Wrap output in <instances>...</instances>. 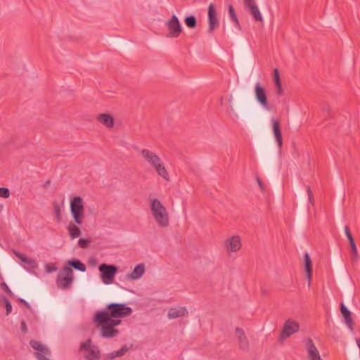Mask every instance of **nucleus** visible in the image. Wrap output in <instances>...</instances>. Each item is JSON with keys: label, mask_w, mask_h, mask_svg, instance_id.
I'll list each match as a JSON object with an SVG mask.
<instances>
[{"label": "nucleus", "mask_w": 360, "mask_h": 360, "mask_svg": "<svg viewBox=\"0 0 360 360\" xmlns=\"http://www.w3.org/2000/svg\"><path fill=\"white\" fill-rule=\"evenodd\" d=\"M91 243V240H89V239H85V238H80L78 240V245L81 248H86L89 245V244Z\"/></svg>", "instance_id": "34"}, {"label": "nucleus", "mask_w": 360, "mask_h": 360, "mask_svg": "<svg viewBox=\"0 0 360 360\" xmlns=\"http://www.w3.org/2000/svg\"><path fill=\"white\" fill-rule=\"evenodd\" d=\"M305 347L308 354V359L311 360L314 358L318 357L320 356L319 352L316 347L315 346L313 340L311 338H308L305 343Z\"/></svg>", "instance_id": "19"}, {"label": "nucleus", "mask_w": 360, "mask_h": 360, "mask_svg": "<svg viewBox=\"0 0 360 360\" xmlns=\"http://www.w3.org/2000/svg\"><path fill=\"white\" fill-rule=\"evenodd\" d=\"M46 269L48 273H52L57 271L58 268L55 264H46Z\"/></svg>", "instance_id": "38"}, {"label": "nucleus", "mask_w": 360, "mask_h": 360, "mask_svg": "<svg viewBox=\"0 0 360 360\" xmlns=\"http://www.w3.org/2000/svg\"><path fill=\"white\" fill-rule=\"evenodd\" d=\"M73 280V271L69 266H65L58 273L56 284L59 288L67 289L70 288Z\"/></svg>", "instance_id": "5"}, {"label": "nucleus", "mask_w": 360, "mask_h": 360, "mask_svg": "<svg viewBox=\"0 0 360 360\" xmlns=\"http://www.w3.org/2000/svg\"><path fill=\"white\" fill-rule=\"evenodd\" d=\"M35 356L39 359V360H49L48 358H46L45 356H44L41 353H39V352H35Z\"/></svg>", "instance_id": "42"}, {"label": "nucleus", "mask_w": 360, "mask_h": 360, "mask_svg": "<svg viewBox=\"0 0 360 360\" xmlns=\"http://www.w3.org/2000/svg\"><path fill=\"white\" fill-rule=\"evenodd\" d=\"M229 13L231 18V20L235 23V26L239 30H241V26L238 19L237 15L234 10V8L232 5L229 6Z\"/></svg>", "instance_id": "29"}, {"label": "nucleus", "mask_w": 360, "mask_h": 360, "mask_svg": "<svg viewBox=\"0 0 360 360\" xmlns=\"http://www.w3.org/2000/svg\"><path fill=\"white\" fill-rule=\"evenodd\" d=\"M20 330L24 333H26L27 332V325L24 320H22L20 323Z\"/></svg>", "instance_id": "41"}, {"label": "nucleus", "mask_w": 360, "mask_h": 360, "mask_svg": "<svg viewBox=\"0 0 360 360\" xmlns=\"http://www.w3.org/2000/svg\"><path fill=\"white\" fill-rule=\"evenodd\" d=\"M224 245L227 250L237 252L241 248L240 238L238 236H233L225 240Z\"/></svg>", "instance_id": "13"}, {"label": "nucleus", "mask_w": 360, "mask_h": 360, "mask_svg": "<svg viewBox=\"0 0 360 360\" xmlns=\"http://www.w3.org/2000/svg\"><path fill=\"white\" fill-rule=\"evenodd\" d=\"M272 129L278 145V147L281 150L283 146V137L281 129L280 121L276 119H272Z\"/></svg>", "instance_id": "15"}, {"label": "nucleus", "mask_w": 360, "mask_h": 360, "mask_svg": "<svg viewBox=\"0 0 360 360\" xmlns=\"http://www.w3.org/2000/svg\"><path fill=\"white\" fill-rule=\"evenodd\" d=\"M68 233L71 238L74 239L81 235V231L78 226L75 224H70L68 227Z\"/></svg>", "instance_id": "30"}, {"label": "nucleus", "mask_w": 360, "mask_h": 360, "mask_svg": "<svg viewBox=\"0 0 360 360\" xmlns=\"http://www.w3.org/2000/svg\"><path fill=\"white\" fill-rule=\"evenodd\" d=\"M349 242V245L355 244L354 239L352 236H351L349 238H347Z\"/></svg>", "instance_id": "45"}, {"label": "nucleus", "mask_w": 360, "mask_h": 360, "mask_svg": "<svg viewBox=\"0 0 360 360\" xmlns=\"http://www.w3.org/2000/svg\"><path fill=\"white\" fill-rule=\"evenodd\" d=\"M150 207L157 224L161 227H167L169 225V214L161 202L153 199L150 202Z\"/></svg>", "instance_id": "2"}, {"label": "nucleus", "mask_w": 360, "mask_h": 360, "mask_svg": "<svg viewBox=\"0 0 360 360\" xmlns=\"http://www.w3.org/2000/svg\"><path fill=\"white\" fill-rule=\"evenodd\" d=\"M102 281L105 284H110L113 282L115 275L117 272V267L115 265L101 264L98 266Z\"/></svg>", "instance_id": "6"}, {"label": "nucleus", "mask_w": 360, "mask_h": 360, "mask_svg": "<svg viewBox=\"0 0 360 360\" xmlns=\"http://www.w3.org/2000/svg\"><path fill=\"white\" fill-rule=\"evenodd\" d=\"M274 81L276 86L278 95H281L283 94V88L280 80L279 72L277 68H275L274 70Z\"/></svg>", "instance_id": "27"}, {"label": "nucleus", "mask_w": 360, "mask_h": 360, "mask_svg": "<svg viewBox=\"0 0 360 360\" xmlns=\"http://www.w3.org/2000/svg\"><path fill=\"white\" fill-rule=\"evenodd\" d=\"M109 316V319L124 318L132 313V309L124 303H110L108 304L104 311Z\"/></svg>", "instance_id": "3"}, {"label": "nucleus", "mask_w": 360, "mask_h": 360, "mask_svg": "<svg viewBox=\"0 0 360 360\" xmlns=\"http://www.w3.org/2000/svg\"><path fill=\"white\" fill-rule=\"evenodd\" d=\"M30 345L34 349L39 351V353H40L39 352H41L46 354H50V351L49 350V349L44 346L42 344H41L39 341L32 340L30 341Z\"/></svg>", "instance_id": "24"}, {"label": "nucleus", "mask_w": 360, "mask_h": 360, "mask_svg": "<svg viewBox=\"0 0 360 360\" xmlns=\"http://www.w3.org/2000/svg\"><path fill=\"white\" fill-rule=\"evenodd\" d=\"M49 183H50V181H49V180L46 181V184H49Z\"/></svg>", "instance_id": "48"}, {"label": "nucleus", "mask_w": 360, "mask_h": 360, "mask_svg": "<svg viewBox=\"0 0 360 360\" xmlns=\"http://www.w3.org/2000/svg\"><path fill=\"white\" fill-rule=\"evenodd\" d=\"M236 333L238 337L239 348L244 352H248L250 343L243 330L240 328H236Z\"/></svg>", "instance_id": "14"}, {"label": "nucleus", "mask_w": 360, "mask_h": 360, "mask_svg": "<svg viewBox=\"0 0 360 360\" xmlns=\"http://www.w3.org/2000/svg\"><path fill=\"white\" fill-rule=\"evenodd\" d=\"M20 302L23 303V304H25L26 306V307H27V308L30 307L29 303L27 302H26L25 300L20 299Z\"/></svg>", "instance_id": "46"}, {"label": "nucleus", "mask_w": 360, "mask_h": 360, "mask_svg": "<svg viewBox=\"0 0 360 360\" xmlns=\"http://www.w3.org/2000/svg\"><path fill=\"white\" fill-rule=\"evenodd\" d=\"M84 356L88 360H98L100 357V351L96 346L93 345Z\"/></svg>", "instance_id": "25"}, {"label": "nucleus", "mask_w": 360, "mask_h": 360, "mask_svg": "<svg viewBox=\"0 0 360 360\" xmlns=\"http://www.w3.org/2000/svg\"><path fill=\"white\" fill-rule=\"evenodd\" d=\"M0 287L1 288L4 290L5 292H6L8 295H11L13 293L11 290V289L8 288V286L7 285V284L5 283V282H2L1 284H0Z\"/></svg>", "instance_id": "39"}, {"label": "nucleus", "mask_w": 360, "mask_h": 360, "mask_svg": "<svg viewBox=\"0 0 360 360\" xmlns=\"http://www.w3.org/2000/svg\"><path fill=\"white\" fill-rule=\"evenodd\" d=\"M257 184H258V185H259V188H260L261 191H262V192H264V184H262V182L261 179H260L259 178H258V177H257Z\"/></svg>", "instance_id": "44"}, {"label": "nucleus", "mask_w": 360, "mask_h": 360, "mask_svg": "<svg viewBox=\"0 0 360 360\" xmlns=\"http://www.w3.org/2000/svg\"><path fill=\"white\" fill-rule=\"evenodd\" d=\"M244 5L255 21H263L262 16L255 0H244Z\"/></svg>", "instance_id": "11"}, {"label": "nucleus", "mask_w": 360, "mask_h": 360, "mask_svg": "<svg viewBox=\"0 0 360 360\" xmlns=\"http://www.w3.org/2000/svg\"><path fill=\"white\" fill-rule=\"evenodd\" d=\"M304 266L308 285L310 286L312 278V262L308 252H305L304 255Z\"/></svg>", "instance_id": "18"}, {"label": "nucleus", "mask_w": 360, "mask_h": 360, "mask_svg": "<svg viewBox=\"0 0 360 360\" xmlns=\"http://www.w3.org/2000/svg\"><path fill=\"white\" fill-rule=\"evenodd\" d=\"M299 330V323L295 321L289 319L283 324L280 334L279 340H283L287 338H289L290 336L298 332Z\"/></svg>", "instance_id": "7"}, {"label": "nucleus", "mask_w": 360, "mask_h": 360, "mask_svg": "<svg viewBox=\"0 0 360 360\" xmlns=\"http://www.w3.org/2000/svg\"><path fill=\"white\" fill-rule=\"evenodd\" d=\"M340 311L346 325L351 330H353L354 321L352 319L351 312L343 303L340 304Z\"/></svg>", "instance_id": "20"}, {"label": "nucleus", "mask_w": 360, "mask_h": 360, "mask_svg": "<svg viewBox=\"0 0 360 360\" xmlns=\"http://www.w3.org/2000/svg\"><path fill=\"white\" fill-rule=\"evenodd\" d=\"M208 30L207 32L212 34L219 25V20L217 13L213 4H210L207 11Z\"/></svg>", "instance_id": "9"}, {"label": "nucleus", "mask_w": 360, "mask_h": 360, "mask_svg": "<svg viewBox=\"0 0 360 360\" xmlns=\"http://www.w3.org/2000/svg\"><path fill=\"white\" fill-rule=\"evenodd\" d=\"M96 120L107 128H112L115 125V118L108 113L98 114L96 117Z\"/></svg>", "instance_id": "17"}, {"label": "nucleus", "mask_w": 360, "mask_h": 360, "mask_svg": "<svg viewBox=\"0 0 360 360\" xmlns=\"http://www.w3.org/2000/svg\"><path fill=\"white\" fill-rule=\"evenodd\" d=\"M184 22L188 28L193 29L197 26V19L194 15H189L186 17Z\"/></svg>", "instance_id": "31"}, {"label": "nucleus", "mask_w": 360, "mask_h": 360, "mask_svg": "<svg viewBox=\"0 0 360 360\" xmlns=\"http://www.w3.org/2000/svg\"><path fill=\"white\" fill-rule=\"evenodd\" d=\"M70 212L76 224H82L84 217V207L83 200L80 196H75L70 200Z\"/></svg>", "instance_id": "4"}, {"label": "nucleus", "mask_w": 360, "mask_h": 360, "mask_svg": "<svg viewBox=\"0 0 360 360\" xmlns=\"http://www.w3.org/2000/svg\"><path fill=\"white\" fill-rule=\"evenodd\" d=\"M307 192L308 195L309 201L311 205H314V195L311 187L309 186H307Z\"/></svg>", "instance_id": "37"}, {"label": "nucleus", "mask_w": 360, "mask_h": 360, "mask_svg": "<svg viewBox=\"0 0 360 360\" xmlns=\"http://www.w3.org/2000/svg\"><path fill=\"white\" fill-rule=\"evenodd\" d=\"M350 248H351V252L352 253V256L351 257V259L353 262H356V261H357V259L359 258V254H358V251H357V248H356V243L350 245Z\"/></svg>", "instance_id": "33"}, {"label": "nucleus", "mask_w": 360, "mask_h": 360, "mask_svg": "<svg viewBox=\"0 0 360 360\" xmlns=\"http://www.w3.org/2000/svg\"><path fill=\"white\" fill-rule=\"evenodd\" d=\"M129 347L126 345L123 346L120 349L107 354L106 356L108 359H112L115 357L122 356L128 350Z\"/></svg>", "instance_id": "28"}, {"label": "nucleus", "mask_w": 360, "mask_h": 360, "mask_svg": "<svg viewBox=\"0 0 360 360\" xmlns=\"http://www.w3.org/2000/svg\"><path fill=\"white\" fill-rule=\"evenodd\" d=\"M153 167L155 169L157 174L160 176L162 178L167 181H169V174L166 169L165 165H163L161 159L160 161H158L155 165L153 166Z\"/></svg>", "instance_id": "22"}, {"label": "nucleus", "mask_w": 360, "mask_h": 360, "mask_svg": "<svg viewBox=\"0 0 360 360\" xmlns=\"http://www.w3.org/2000/svg\"><path fill=\"white\" fill-rule=\"evenodd\" d=\"M344 230H345V235L347 238H349L351 236H352L348 226L346 225L344 228Z\"/></svg>", "instance_id": "43"}, {"label": "nucleus", "mask_w": 360, "mask_h": 360, "mask_svg": "<svg viewBox=\"0 0 360 360\" xmlns=\"http://www.w3.org/2000/svg\"><path fill=\"white\" fill-rule=\"evenodd\" d=\"M166 25L169 30L167 34L168 37H178L182 32V27L178 18L173 15L172 18L166 22Z\"/></svg>", "instance_id": "8"}, {"label": "nucleus", "mask_w": 360, "mask_h": 360, "mask_svg": "<svg viewBox=\"0 0 360 360\" xmlns=\"http://www.w3.org/2000/svg\"><path fill=\"white\" fill-rule=\"evenodd\" d=\"M94 321L101 326V335L105 338H112L117 335L118 330L115 326L121 323L120 320L109 319L105 311H98L94 316Z\"/></svg>", "instance_id": "1"}, {"label": "nucleus", "mask_w": 360, "mask_h": 360, "mask_svg": "<svg viewBox=\"0 0 360 360\" xmlns=\"http://www.w3.org/2000/svg\"><path fill=\"white\" fill-rule=\"evenodd\" d=\"M4 302H5V308L6 310V315L8 316V314H11V312L12 311V305H11L10 301L6 297H4Z\"/></svg>", "instance_id": "36"}, {"label": "nucleus", "mask_w": 360, "mask_h": 360, "mask_svg": "<svg viewBox=\"0 0 360 360\" xmlns=\"http://www.w3.org/2000/svg\"><path fill=\"white\" fill-rule=\"evenodd\" d=\"M53 210H54V213H55L57 221L60 222L61 221V219H62L61 208H60V205H59V203L58 202H53Z\"/></svg>", "instance_id": "32"}, {"label": "nucleus", "mask_w": 360, "mask_h": 360, "mask_svg": "<svg viewBox=\"0 0 360 360\" xmlns=\"http://www.w3.org/2000/svg\"><path fill=\"white\" fill-rule=\"evenodd\" d=\"M188 314L187 309L184 307L169 309L167 316L169 319H176L181 316H186Z\"/></svg>", "instance_id": "21"}, {"label": "nucleus", "mask_w": 360, "mask_h": 360, "mask_svg": "<svg viewBox=\"0 0 360 360\" xmlns=\"http://www.w3.org/2000/svg\"><path fill=\"white\" fill-rule=\"evenodd\" d=\"M68 264L77 271L84 272L86 270V266L77 259L69 260Z\"/></svg>", "instance_id": "26"}, {"label": "nucleus", "mask_w": 360, "mask_h": 360, "mask_svg": "<svg viewBox=\"0 0 360 360\" xmlns=\"http://www.w3.org/2000/svg\"><path fill=\"white\" fill-rule=\"evenodd\" d=\"M229 105H230L231 110H233V106L231 105V98L229 100Z\"/></svg>", "instance_id": "47"}, {"label": "nucleus", "mask_w": 360, "mask_h": 360, "mask_svg": "<svg viewBox=\"0 0 360 360\" xmlns=\"http://www.w3.org/2000/svg\"><path fill=\"white\" fill-rule=\"evenodd\" d=\"M141 154L145 161H146L151 167H153L158 161H160V157L153 153V151L148 149H142Z\"/></svg>", "instance_id": "16"}, {"label": "nucleus", "mask_w": 360, "mask_h": 360, "mask_svg": "<svg viewBox=\"0 0 360 360\" xmlns=\"http://www.w3.org/2000/svg\"><path fill=\"white\" fill-rule=\"evenodd\" d=\"M145 272V266L143 264H139L136 265L131 273L128 276V278L131 280H137L140 278Z\"/></svg>", "instance_id": "23"}, {"label": "nucleus", "mask_w": 360, "mask_h": 360, "mask_svg": "<svg viewBox=\"0 0 360 360\" xmlns=\"http://www.w3.org/2000/svg\"><path fill=\"white\" fill-rule=\"evenodd\" d=\"M255 95L257 101L265 110H269L270 105L268 103L267 95L266 91L259 83H257L255 86Z\"/></svg>", "instance_id": "10"}, {"label": "nucleus", "mask_w": 360, "mask_h": 360, "mask_svg": "<svg viewBox=\"0 0 360 360\" xmlns=\"http://www.w3.org/2000/svg\"><path fill=\"white\" fill-rule=\"evenodd\" d=\"M10 195V191L8 188L5 187L0 188V197L4 198H8Z\"/></svg>", "instance_id": "35"}, {"label": "nucleus", "mask_w": 360, "mask_h": 360, "mask_svg": "<svg viewBox=\"0 0 360 360\" xmlns=\"http://www.w3.org/2000/svg\"><path fill=\"white\" fill-rule=\"evenodd\" d=\"M90 342H91V340H88L87 341H86L84 342H82L81 344L80 348L82 349H85V350H88L89 351V349L91 347L89 345Z\"/></svg>", "instance_id": "40"}, {"label": "nucleus", "mask_w": 360, "mask_h": 360, "mask_svg": "<svg viewBox=\"0 0 360 360\" xmlns=\"http://www.w3.org/2000/svg\"><path fill=\"white\" fill-rule=\"evenodd\" d=\"M13 252L19 259L22 261V262L24 264V268L27 270L30 271L37 268V263L34 259L29 258L25 255L16 251L15 250H13Z\"/></svg>", "instance_id": "12"}]
</instances>
